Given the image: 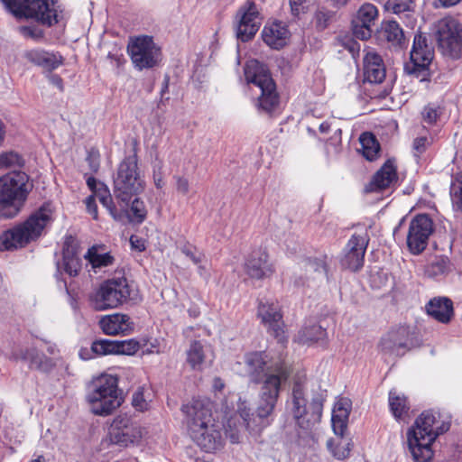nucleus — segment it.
<instances>
[{
    "mask_svg": "<svg viewBox=\"0 0 462 462\" xmlns=\"http://www.w3.org/2000/svg\"><path fill=\"white\" fill-rule=\"evenodd\" d=\"M450 423L432 410L423 411L407 432L409 449L416 462H427L432 456L431 445L437 437L449 430Z\"/></svg>",
    "mask_w": 462,
    "mask_h": 462,
    "instance_id": "obj_1",
    "label": "nucleus"
},
{
    "mask_svg": "<svg viewBox=\"0 0 462 462\" xmlns=\"http://www.w3.org/2000/svg\"><path fill=\"white\" fill-rule=\"evenodd\" d=\"M53 210L51 204L42 205L23 224L0 235V251L23 247L38 238L42 230L52 222Z\"/></svg>",
    "mask_w": 462,
    "mask_h": 462,
    "instance_id": "obj_2",
    "label": "nucleus"
},
{
    "mask_svg": "<svg viewBox=\"0 0 462 462\" xmlns=\"http://www.w3.org/2000/svg\"><path fill=\"white\" fill-rule=\"evenodd\" d=\"M29 180L21 171L0 177V217L13 218L21 211L32 189Z\"/></svg>",
    "mask_w": 462,
    "mask_h": 462,
    "instance_id": "obj_3",
    "label": "nucleus"
},
{
    "mask_svg": "<svg viewBox=\"0 0 462 462\" xmlns=\"http://www.w3.org/2000/svg\"><path fill=\"white\" fill-rule=\"evenodd\" d=\"M138 299V291L125 277L112 278L102 282L89 296L94 310L103 311L116 309Z\"/></svg>",
    "mask_w": 462,
    "mask_h": 462,
    "instance_id": "obj_4",
    "label": "nucleus"
},
{
    "mask_svg": "<svg viewBox=\"0 0 462 462\" xmlns=\"http://www.w3.org/2000/svg\"><path fill=\"white\" fill-rule=\"evenodd\" d=\"M86 398L92 413L98 416L110 415L123 402L117 377L102 374L96 378L89 386Z\"/></svg>",
    "mask_w": 462,
    "mask_h": 462,
    "instance_id": "obj_5",
    "label": "nucleus"
},
{
    "mask_svg": "<svg viewBox=\"0 0 462 462\" xmlns=\"http://www.w3.org/2000/svg\"><path fill=\"white\" fill-rule=\"evenodd\" d=\"M245 77L247 84L259 88L256 106L259 111L270 114L279 105L276 85L266 67L255 60H249L245 66Z\"/></svg>",
    "mask_w": 462,
    "mask_h": 462,
    "instance_id": "obj_6",
    "label": "nucleus"
},
{
    "mask_svg": "<svg viewBox=\"0 0 462 462\" xmlns=\"http://www.w3.org/2000/svg\"><path fill=\"white\" fill-rule=\"evenodd\" d=\"M144 189L140 175L136 152L125 156L119 163L114 177V193L117 199L127 204L131 198Z\"/></svg>",
    "mask_w": 462,
    "mask_h": 462,
    "instance_id": "obj_7",
    "label": "nucleus"
},
{
    "mask_svg": "<svg viewBox=\"0 0 462 462\" xmlns=\"http://www.w3.org/2000/svg\"><path fill=\"white\" fill-rule=\"evenodd\" d=\"M2 3L18 19L33 18L48 26L58 23L59 6L55 0H2Z\"/></svg>",
    "mask_w": 462,
    "mask_h": 462,
    "instance_id": "obj_8",
    "label": "nucleus"
},
{
    "mask_svg": "<svg viewBox=\"0 0 462 462\" xmlns=\"http://www.w3.org/2000/svg\"><path fill=\"white\" fill-rule=\"evenodd\" d=\"M307 403L303 383L300 381H295L287 405L297 426L303 430L313 429L320 421L322 414V402L320 401L313 400L309 409L307 408Z\"/></svg>",
    "mask_w": 462,
    "mask_h": 462,
    "instance_id": "obj_9",
    "label": "nucleus"
},
{
    "mask_svg": "<svg viewBox=\"0 0 462 462\" xmlns=\"http://www.w3.org/2000/svg\"><path fill=\"white\" fill-rule=\"evenodd\" d=\"M240 367L237 372L242 376L249 378L253 383H262L268 374L276 373L278 368H282L290 377V368L282 362L270 364L267 354L264 351L250 352L245 355L244 362L238 363Z\"/></svg>",
    "mask_w": 462,
    "mask_h": 462,
    "instance_id": "obj_10",
    "label": "nucleus"
},
{
    "mask_svg": "<svg viewBox=\"0 0 462 462\" xmlns=\"http://www.w3.org/2000/svg\"><path fill=\"white\" fill-rule=\"evenodd\" d=\"M436 39L443 55L451 59L462 57V27L456 19L446 17L439 21Z\"/></svg>",
    "mask_w": 462,
    "mask_h": 462,
    "instance_id": "obj_11",
    "label": "nucleus"
},
{
    "mask_svg": "<svg viewBox=\"0 0 462 462\" xmlns=\"http://www.w3.org/2000/svg\"><path fill=\"white\" fill-rule=\"evenodd\" d=\"M127 51L134 67L139 70L156 66L161 59V49L152 37L142 35L132 38Z\"/></svg>",
    "mask_w": 462,
    "mask_h": 462,
    "instance_id": "obj_12",
    "label": "nucleus"
},
{
    "mask_svg": "<svg viewBox=\"0 0 462 462\" xmlns=\"http://www.w3.org/2000/svg\"><path fill=\"white\" fill-rule=\"evenodd\" d=\"M287 380L288 374L282 368H278L276 373L267 374L259 393L257 412L266 419L273 414L280 396L282 384Z\"/></svg>",
    "mask_w": 462,
    "mask_h": 462,
    "instance_id": "obj_13",
    "label": "nucleus"
},
{
    "mask_svg": "<svg viewBox=\"0 0 462 462\" xmlns=\"http://www.w3.org/2000/svg\"><path fill=\"white\" fill-rule=\"evenodd\" d=\"M108 434L111 443L127 448L140 443L144 429L126 414H119L113 420Z\"/></svg>",
    "mask_w": 462,
    "mask_h": 462,
    "instance_id": "obj_14",
    "label": "nucleus"
},
{
    "mask_svg": "<svg viewBox=\"0 0 462 462\" xmlns=\"http://www.w3.org/2000/svg\"><path fill=\"white\" fill-rule=\"evenodd\" d=\"M415 346L412 332L409 327L399 326L389 330L379 344V350L384 356L400 357Z\"/></svg>",
    "mask_w": 462,
    "mask_h": 462,
    "instance_id": "obj_15",
    "label": "nucleus"
},
{
    "mask_svg": "<svg viewBox=\"0 0 462 462\" xmlns=\"http://www.w3.org/2000/svg\"><path fill=\"white\" fill-rule=\"evenodd\" d=\"M433 222L425 214L416 216L410 223L407 234V246L413 254L422 253L433 233Z\"/></svg>",
    "mask_w": 462,
    "mask_h": 462,
    "instance_id": "obj_16",
    "label": "nucleus"
},
{
    "mask_svg": "<svg viewBox=\"0 0 462 462\" xmlns=\"http://www.w3.org/2000/svg\"><path fill=\"white\" fill-rule=\"evenodd\" d=\"M236 37L241 42L251 40L261 25L260 13L254 2H246L236 13Z\"/></svg>",
    "mask_w": 462,
    "mask_h": 462,
    "instance_id": "obj_17",
    "label": "nucleus"
},
{
    "mask_svg": "<svg viewBox=\"0 0 462 462\" xmlns=\"http://www.w3.org/2000/svg\"><path fill=\"white\" fill-rule=\"evenodd\" d=\"M434 56V51L428 43L427 37L421 33H417L413 39L412 48L410 53L411 65L407 66L409 73H424Z\"/></svg>",
    "mask_w": 462,
    "mask_h": 462,
    "instance_id": "obj_18",
    "label": "nucleus"
},
{
    "mask_svg": "<svg viewBox=\"0 0 462 462\" xmlns=\"http://www.w3.org/2000/svg\"><path fill=\"white\" fill-rule=\"evenodd\" d=\"M257 316L268 332L279 340L283 338V320L280 305L277 301L260 300Z\"/></svg>",
    "mask_w": 462,
    "mask_h": 462,
    "instance_id": "obj_19",
    "label": "nucleus"
},
{
    "mask_svg": "<svg viewBox=\"0 0 462 462\" xmlns=\"http://www.w3.org/2000/svg\"><path fill=\"white\" fill-rule=\"evenodd\" d=\"M378 9L371 3L363 4L352 20V32L362 41L368 40L373 33L372 26L378 18Z\"/></svg>",
    "mask_w": 462,
    "mask_h": 462,
    "instance_id": "obj_20",
    "label": "nucleus"
},
{
    "mask_svg": "<svg viewBox=\"0 0 462 462\" xmlns=\"http://www.w3.org/2000/svg\"><path fill=\"white\" fill-rule=\"evenodd\" d=\"M182 411L186 415L189 434L193 433L194 426L200 430L213 422L211 404L208 400L193 399L182 406Z\"/></svg>",
    "mask_w": 462,
    "mask_h": 462,
    "instance_id": "obj_21",
    "label": "nucleus"
},
{
    "mask_svg": "<svg viewBox=\"0 0 462 462\" xmlns=\"http://www.w3.org/2000/svg\"><path fill=\"white\" fill-rule=\"evenodd\" d=\"M244 271L251 279L263 280L273 274L274 267L269 260L267 252L259 248L247 256L244 263Z\"/></svg>",
    "mask_w": 462,
    "mask_h": 462,
    "instance_id": "obj_22",
    "label": "nucleus"
},
{
    "mask_svg": "<svg viewBox=\"0 0 462 462\" xmlns=\"http://www.w3.org/2000/svg\"><path fill=\"white\" fill-rule=\"evenodd\" d=\"M81 267L78 242L74 237L68 236L63 245L62 260L57 263V270L60 273H65L70 277H76Z\"/></svg>",
    "mask_w": 462,
    "mask_h": 462,
    "instance_id": "obj_23",
    "label": "nucleus"
},
{
    "mask_svg": "<svg viewBox=\"0 0 462 462\" xmlns=\"http://www.w3.org/2000/svg\"><path fill=\"white\" fill-rule=\"evenodd\" d=\"M192 439L206 452H214L223 445V439L220 426L214 421L199 430L198 426L193 427Z\"/></svg>",
    "mask_w": 462,
    "mask_h": 462,
    "instance_id": "obj_24",
    "label": "nucleus"
},
{
    "mask_svg": "<svg viewBox=\"0 0 462 462\" xmlns=\"http://www.w3.org/2000/svg\"><path fill=\"white\" fill-rule=\"evenodd\" d=\"M237 412L244 421L245 430L254 438L259 437L263 430L270 425L268 419L256 411L253 412L248 402L242 398L238 400Z\"/></svg>",
    "mask_w": 462,
    "mask_h": 462,
    "instance_id": "obj_25",
    "label": "nucleus"
},
{
    "mask_svg": "<svg viewBox=\"0 0 462 462\" xmlns=\"http://www.w3.org/2000/svg\"><path fill=\"white\" fill-rule=\"evenodd\" d=\"M186 356L187 364L195 371H202L214 359L210 346L200 340H194L190 343Z\"/></svg>",
    "mask_w": 462,
    "mask_h": 462,
    "instance_id": "obj_26",
    "label": "nucleus"
},
{
    "mask_svg": "<svg viewBox=\"0 0 462 462\" xmlns=\"http://www.w3.org/2000/svg\"><path fill=\"white\" fill-rule=\"evenodd\" d=\"M99 327L108 336L128 335L133 330V323L128 315L114 313L102 317Z\"/></svg>",
    "mask_w": 462,
    "mask_h": 462,
    "instance_id": "obj_27",
    "label": "nucleus"
},
{
    "mask_svg": "<svg viewBox=\"0 0 462 462\" xmlns=\"http://www.w3.org/2000/svg\"><path fill=\"white\" fill-rule=\"evenodd\" d=\"M365 80L380 84L386 77V69L383 59L374 51H368L363 59Z\"/></svg>",
    "mask_w": 462,
    "mask_h": 462,
    "instance_id": "obj_28",
    "label": "nucleus"
},
{
    "mask_svg": "<svg viewBox=\"0 0 462 462\" xmlns=\"http://www.w3.org/2000/svg\"><path fill=\"white\" fill-rule=\"evenodd\" d=\"M21 359L28 361L30 366L42 373H51L57 365L59 357L46 356L36 347H27L20 353Z\"/></svg>",
    "mask_w": 462,
    "mask_h": 462,
    "instance_id": "obj_29",
    "label": "nucleus"
},
{
    "mask_svg": "<svg viewBox=\"0 0 462 462\" xmlns=\"http://www.w3.org/2000/svg\"><path fill=\"white\" fill-rule=\"evenodd\" d=\"M289 31L281 22L266 24L262 32L263 42L273 49L280 50L287 43Z\"/></svg>",
    "mask_w": 462,
    "mask_h": 462,
    "instance_id": "obj_30",
    "label": "nucleus"
},
{
    "mask_svg": "<svg viewBox=\"0 0 462 462\" xmlns=\"http://www.w3.org/2000/svg\"><path fill=\"white\" fill-rule=\"evenodd\" d=\"M426 310L430 316L444 324L448 323L454 315L453 302L446 297L430 300L426 305Z\"/></svg>",
    "mask_w": 462,
    "mask_h": 462,
    "instance_id": "obj_31",
    "label": "nucleus"
},
{
    "mask_svg": "<svg viewBox=\"0 0 462 462\" xmlns=\"http://www.w3.org/2000/svg\"><path fill=\"white\" fill-rule=\"evenodd\" d=\"M397 180L396 167L393 161L388 160L374 174L371 182L372 190H381L389 188Z\"/></svg>",
    "mask_w": 462,
    "mask_h": 462,
    "instance_id": "obj_32",
    "label": "nucleus"
},
{
    "mask_svg": "<svg viewBox=\"0 0 462 462\" xmlns=\"http://www.w3.org/2000/svg\"><path fill=\"white\" fill-rule=\"evenodd\" d=\"M350 402L348 399H340L337 402L332 413V428L336 435H342L347 425L350 413Z\"/></svg>",
    "mask_w": 462,
    "mask_h": 462,
    "instance_id": "obj_33",
    "label": "nucleus"
},
{
    "mask_svg": "<svg viewBox=\"0 0 462 462\" xmlns=\"http://www.w3.org/2000/svg\"><path fill=\"white\" fill-rule=\"evenodd\" d=\"M25 58L32 63L41 66L48 70L57 69L61 63L62 59L54 53H50L42 50H32L25 53Z\"/></svg>",
    "mask_w": 462,
    "mask_h": 462,
    "instance_id": "obj_34",
    "label": "nucleus"
},
{
    "mask_svg": "<svg viewBox=\"0 0 462 462\" xmlns=\"http://www.w3.org/2000/svg\"><path fill=\"white\" fill-rule=\"evenodd\" d=\"M379 38L386 41L393 46H401L404 41V34L397 22L386 21L381 25Z\"/></svg>",
    "mask_w": 462,
    "mask_h": 462,
    "instance_id": "obj_35",
    "label": "nucleus"
},
{
    "mask_svg": "<svg viewBox=\"0 0 462 462\" xmlns=\"http://www.w3.org/2000/svg\"><path fill=\"white\" fill-rule=\"evenodd\" d=\"M342 435H337V438L327 441V448L330 454L338 460L346 459L351 452L353 443L348 438Z\"/></svg>",
    "mask_w": 462,
    "mask_h": 462,
    "instance_id": "obj_36",
    "label": "nucleus"
},
{
    "mask_svg": "<svg viewBox=\"0 0 462 462\" xmlns=\"http://www.w3.org/2000/svg\"><path fill=\"white\" fill-rule=\"evenodd\" d=\"M389 407L396 420H405L408 416L410 405L407 398L396 390L389 392Z\"/></svg>",
    "mask_w": 462,
    "mask_h": 462,
    "instance_id": "obj_37",
    "label": "nucleus"
},
{
    "mask_svg": "<svg viewBox=\"0 0 462 462\" xmlns=\"http://www.w3.org/2000/svg\"><path fill=\"white\" fill-rule=\"evenodd\" d=\"M327 339V331L320 325L312 324L301 328L298 335L297 340L301 344H312L315 342L325 343Z\"/></svg>",
    "mask_w": 462,
    "mask_h": 462,
    "instance_id": "obj_38",
    "label": "nucleus"
},
{
    "mask_svg": "<svg viewBox=\"0 0 462 462\" xmlns=\"http://www.w3.org/2000/svg\"><path fill=\"white\" fill-rule=\"evenodd\" d=\"M450 271V261L448 256H436L425 266L424 273L430 278H439L448 274Z\"/></svg>",
    "mask_w": 462,
    "mask_h": 462,
    "instance_id": "obj_39",
    "label": "nucleus"
},
{
    "mask_svg": "<svg viewBox=\"0 0 462 462\" xmlns=\"http://www.w3.org/2000/svg\"><path fill=\"white\" fill-rule=\"evenodd\" d=\"M363 155L368 161H374L378 157L380 144L375 136L369 132L363 133L359 138Z\"/></svg>",
    "mask_w": 462,
    "mask_h": 462,
    "instance_id": "obj_40",
    "label": "nucleus"
},
{
    "mask_svg": "<svg viewBox=\"0 0 462 462\" xmlns=\"http://www.w3.org/2000/svg\"><path fill=\"white\" fill-rule=\"evenodd\" d=\"M369 240L370 238L366 229H364L359 233H355L348 240L345 250L354 252L356 254L361 253L362 255H365Z\"/></svg>",
    "mask_w": 462,
    "mask_h": 462,
    "instance_id": "obj_41",
    "label": "nucleus"
},
{
    "mask_svg": "<svg viewBox=\"0 0 462 462\" xmlns=\"http://www.w3.org/2000/svg\"><path fill=\"white\" fill-rule=\"evenodd\" d=\"M84 257L94 269L106 267L114 263V257L110 254H98L96 246L90 247Z\"/></svg>",
    "mask_w": 462,
    "mask_h": 462,
    "instance_id": "obj_42",
    "label": "nucleus"
},
{
    "mask_svg": "<svg viewBox=\"0 0 462 462\" xmlns=\"http://www.w3.org/2000/svg\"><path fill=\"white\" fill-rule=\"evenodd\" d=\"M328 257L326 255L320 258L308 259L304 263L306 275L308 278H315L314 274L328 273Z\"/></svg>",
    "mask_w": 462,
    "mask_h": 462,
    "instance_id": "obj_43",
    "label": "nucleus"
},
{
    "mask_svg": "<svg viewBox=\"0 0 462 462\" xmlns=\"http://www.w3.org/2000/svg\"><path fill=\"white\" fill-rule=\"evenodd\" d=\"M365 255H362L361 253L356 254L354 252L345 250L344 255L340 260V263L344 269L357 272L363 267Z\"/></svg>",
    "mask_w": 462,
    "mask_h": 462,
    "instance_id": "obj_44",
    "label": "nucleus"
},
{
    "mask_svg": "<svg viewBox=\"0 0 462 462\" xmlns=\"http://www.w3.org/2000/svg\"><path fill=\"white\" fill-rule=\"evenodd\" d=\"M116 354L133 356L140 349V343L135 339L116 340Z\"/></svg>",
    "mask_w": 462,
    "mask_h": 462,
    "instance_id": "obj_45",
    "label": "nucleus"
},
{
    "mask_svg": "<svg viewBox=\"0 0 462 462\" xmlns=\"http://www.w3.org/2000/svg\"><path fill=\"white\" fill-rule=\"evenodd\" d=\"M116 340H96L92 343L91 350L99 356L116 354Z\"/></svg>",
    "mask_w": 462,
    "mask_h": 462,
    "instance_id": "obj_46",
    "label": "nucleus"
},
{
    "mask_svg": "<svg viewBox=\"0 0 462 462\" xmlns=\"http://www.w3.org/2000/svg\"><path fill=\"white\" fill-rule=\"evenodd\" d=\"M23 160L14 152H6L0 154V170H5L12 167L22 166Z\"/></svg>",
    "mask_w": 462,
    "mask_h": 462,
    "instance_id": "obj_47",
    "label": "nucleus"
},
{
    "mask_svg": "<svg viewBox=\"0 0 462 462\" xmlns=\"http://www.w3.org/2000/svg\"><path fill=\"white\" fill-rule=\"evenodd\" d=\"M130 211L132 213V221L141 224L144 221L147 216V210L143 200L134 199L131 204Z\"/></svg>",
    "mask_w": 462,
    "mask_h": 462,
    "instance_id": "obj_48",
    "label": "nucleus"
},
{
    "mask_svg": "<svg viewBox=\"0 0 462 462\" xmlns=\"http://www.w3.org/2000/svg\"><path fill=\"white\" fill-rule=\"evenodd\" d=\"M412 0H388L385 7L393 14H400L411 11Z\"/></svg>",
    "mask_w": 462,
    "mask_h": 462,
    "instance_id": "obj_49",
    "label": "nucleus"
},
{
    "mask_svg": "<svg viewBox=\"0 0 462 462\" xmlns=\"http://www.w3.org/2000/svg\"><path fill=\"white\" fill-rule=\"evenodd\" d=\"M180 252L189 257L194 264L202 263L205 255L196 246L187 243L180 247Z\"/></svg>",
    "mask_w": 462,
    "mask_h": 462,
    "instance_id": "obj_50",
    "label": "nucleus"
},
{
    "mask_svg": "<svg viewBox=\"0 0 462 462\" xmlns=\"http://www.w3.org/2000/svg\"><path fill=\"white\" fill-rule=\"evenodd\" d=\"M132 405L138 411H144L149 409V403L144 399L143 388L138 387L132 396Z\"/></svg>",
    "mask_w": 462,
    "mask_h": 462,
    "instance_id": "obj_51",
    "label": "nucleus"
},
{
    "mask_svg": "<svg viewBox=\"0 0 462 462\" xmlns=\"http://www.w3.org/2000/svg\"><path fill=\"white\" fill-rule=\"evenodd\" d=\"M439 115L438 108L431 106H425L422 112L423 120L430 125L436 123Z\"/></svg>",
    "mask_w": 462,
    "mask_h": 462,
    "instance_id": "obj_52",
    "label": "nucleus"
},
{
    "mask_svg": "<svg viewBox=\"0 0 462 462\" xmlns=\"http://www.w3.org/2000/svg\"><path fill=\"white\" fill-rule=\"evenodd\" d=\"M99 152L97 150H90L88 152L87 162L88 163L89 169L93 172H97L99 169Z\"/></svg>",
    "mask_w": 462,
    "mask_h": 462,
    "instance_id": "obj_53",
    "label": "nucleus"
},
{
    "mask_svg": "<svg viewBox=\"0 0 462 462\" xmlns=\"http://www.w3.org/2000/svg\"><path fill=\"white\" fill-rule=\"evenodd\" d=\"M173 179L176 181V189L181 195H187L189 191V180L182 176H174Z\"/></svg>",
    "mask_w": 462,
    "mask_h": 462,
    "instance_id": "obj_54",
    "label": "nucleus"
},
{
    "mask_svg": "<svg viewBox=\"0 0 462 462\" xmlns=\"http://www.w3.org/2000/svg\"><path fill=\"white\" fill-rule=\"evenodd\" d=\"M110 213V215L115 218L117 219L116 216V209L113 203V199L111 195H106V198H100L99 201Z\"/></svg>",
    "mask_w": 462,
    "mask_h": 462,
    "instance_id": "obj_55",
    "label": "nucleus"
},
{
    "mask_svg": "<svg viewBox=\"0 0 462 462\" xmlns=\"http://www.w3.org/2000/svg\"><path fill=\"white\" fill-rule=\"evenodd\" d=\"M429 144H430V142L427 137H425V136L417 137L413 141V149L416 151L417 153L420 154L425 152V150Z\"/></svg>",
    "mask_w": 462,
    "mask_h": 462,
    "instance_id": "obj_56",
    "label": "nucleus"
},
{
    "mask_svg": "<svg viewBox=\"0 0 462 462\" xmlns=\"http://www.w3.org/2000/svg\"><path fill=\"white\" fill-rule=\"evenodd\" d=\"M226 435L229 438L232 443H238L240 441L239 430L232 428V420H228L227 428L226 429Z\"/></svg>",
    "mask_w": 462,
    "mask_h": 462,
    "instance_id": "obj_57",
    "label": "nucleus"
},
{
    "mask_svg": "<svg viewBox=\"0 0 462 462\" xmlns=\"http://www.w3.org/2000/svg\"><path fill=\"white\" fill-rule=\"evenodd\" d=\"M307 0H289L291 14L298 16L304 10V4Z\"/></svg>",
    "mask_w": 462,
    "mask_h": 462,
    "instance_id": "obj_58",
    "label": "nucleus"
},
{
    "mask_svg": "<svg viewBox=\"0 0 462 462\" xmlns=\"http://www.w3.org/2000/svg\"><path fill=\"white\" fill-rule=\"evenodd\" d=\"M86 207L88 212L93 217V218L97 219V206L96 204L95 196H89L86 199Z\"/></svg>",
    "mask_w": 462,
    "mask_h": 462,
    "instance_id": "obj_59",
    "label": "nucleus"
},
{
    "mask_svg": "<svg viewBox=\"0 0 462 462\" xmlns=\"http://www.w3.org/2000/svg\"><path fill=\"white\" fill-rule=\"evenodd\" d=\"M153 181L154 185L157 189H162L164 186L163 174L162 171V167H159L158 170L153 171Z\"/></svg>",
    "mask_w": 462,
    "mask_h": 462,
    "instance_id": "obj_60",
    "label": "nucleus"
},
{
    "mask_svg": "<svg viewBox=\"0 0 462 462\" xmlns=\"http://www.w3.org/2000/svg\"><path fill=\"white\" fill-rule=\"evenodd\" d=\"M46 351L47 353L51 356V357H59L60 350L57 347L56 344L51 343L50 341H46Z\"/></svg>",
    "mask_w": 462,
    "mask_h": 462,
    "instance_id": "obj_61",
    "label": "nucleus"
},
{
    "mask_svg": "<svg viewBox=\"0 0 462 462\" xmlns=\"http://www.w3.org/2000/svg\"><path fill=\"white\" fill-rule=\"evenodd\" d=\"M130 243L133 248H135L140 252L145 249L143 243H142L141 240L136 236H132L130 238Z\"/></svg>",
    "mask_w": 462,
    "mask_h": 462,
    "instance_id": "obj_62",
    "label": "nucleus"
},
{
    "mask_svg": "<svg viewBox=\"0 0 462 462\" xmlns=\"http://www.w3.org/2000/svg\"><path fill=\"white\" fill-rule=\"evenodd\" d=\"M212 387L215 392H221L225 388V383L220 377H215Z\"/></svg>",
    "mask_w": 462,
    "mask_h": 462,
    "instance_id": "obj_63",
    "label": "nucleus"
},
{
    "mask_svg": "<svg viewBox=\"0 0 462 462\" xmlns=\"http://www.w3.org/2000/svg\"><path fill=\"white\" fill-rule=\"evenodd\" d=\"M455 199L457 206L462 209V181L459 183L458 190L455 193Z\"/></svg>",
    "mask_w": 462,
    "mask_h": 462,
    "instance_id": "obj_64",
    "label": "nucleus"
}]
</instances>
